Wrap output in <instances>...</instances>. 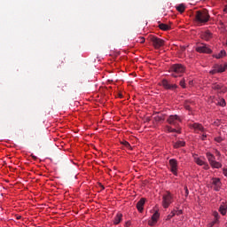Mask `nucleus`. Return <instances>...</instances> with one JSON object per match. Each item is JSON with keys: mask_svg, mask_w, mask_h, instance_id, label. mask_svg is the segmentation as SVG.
I'll return each mask as SVG.
<instances>
[{"mask_svg": "<svg viewBox=\"0 0 227 227\" xmlns=\"http://www.w3.org/2000/svg\"><path fill=\"white\" fill-rule=\"evenodd\" d=\"M172 77H180L185 72V67L182 64H176L169 68Z\"/></svg>", "mask_w": 227, "mask_h": 227, "instance_id": "nucleus-1", "label": "nucleus"}, {"mask_svg": "<svg viewBox=\"0 0 227 227\" xmlns=\"http://www.w3.org/2000/svg\"><path fill=\"white\" fill-rule=\"evenodd\" d=\"M173 203V195H171V192H167L162 196V207L164 208H168L169 205Z\"/></svg>", "mask_w": 227, "mask_h": 227, "instance_id": "nucleus-2", "label": "nucleus"}, {"mask_svg": "<svg viewBox=\"0 0 227 227\" xmlns=\"http://www.w3.org/2000/svg\"><path fill=\"white\" fill-rule=\"evenodd\" d=\"M210 20V15L208 14V11L207 9H202L200 11V25L203 26V24H207Z\"/></svg>", "mask_w": 227, "mask_h": 227, "instance_id": "nucleus-3", "label": "nucleus"}, {"mask_svg": "<svg viewBox=\"0 0 227 227\" xmlns=\"http://www.w3.org/2000/svg\"><path fill=\"white\" fill-rule=\"evenodd\" d=\"M150 41L153 43L154 49H160L164 45V40L157 37V36H151Z\"/></svg>", "mask_w": 227, "mask_h": 227, "instance_id": "nucleus-4", "label": "nucleus"}, {"mask_svg": "<svg viewBox=\"0 0 227 227\" xmlns=\"http://www.w3.org/2000/svg\"><path fill=\"white\" fill-rule=\"evenodd\" d=\"M168 123H169V125H173L174 127H176V129L178 128V122L182 121V119H180V117L178 115H170L168 120H167Z\"/></svg>", "mask_w": 227, "mask_h": 227, "instance_id": "nucleus-5", "label": "nucleus"}, {"mask_svg": "<svg viewBox=\"0 0 227 227\" xmlns=\"http://www.w3.org/2000/svg\"><path fill=\"white\" fill-rule=\"evenodd\" d=\"M160 86H163L165 88V90H172V91H174V90H176V88H178V86L176 84H171L166 79H163L160 82Z\"/></svg>", "mask_w": 227, "mask_h": 227, "instance_id": "nucleus-6", "label": "nucleus"}, {"mask_svg": "<svg viewBox=\"0 0 227 227\" xmlns=\"http://www.w3.org/2000/svg\"><path fill=\"white\" fill-rule=\"evenodd\" d=\"M212 185H213L214 191H216V192L221 191V185H222L221 179L217 177H213Z\"/></svg>", "mask_w": 227, "mask_h": 227, "instance_id": "nucleus-7", "label": "nucleus"}, {"mask_svg": "<svg viewBox=\"0 0 227 227\" xmlns=\"http://www.w3.org/2000/svg\"><path fill=\"white\" fill-rule=\"evenodd\" d=\"M159 217H160V214H159V211H156L153 216L152 219L149 220L148 224L149 226H155L157 223V221H159Z\"/></svg>", "mask_w": 227, "mask_h": 227, "instance_id": "nucleus-8", "label": "nucleus"}, {"mask_svg": "<svg viewBox=\"0 0 227 227\" xmlns=\"http://www.w3.org/2000/svg\"><path fill=\"white\" fill-rule=\"evenodd\" d=\"M212 88L215 90V91H217L218 93H225L226 87L223 86L221 83H214L212 85Z\"/></svg>", "mask_w": 227, "mask_h": 227, "instance_id": "nucleus-9", "label": "nucleus"}, {"mask_svg": "<svg viewBox=\"0 0 227 227\" xmlns=\"http://www.w3.org/2000/svg\"><path fill=\"white\" fill-rule=\"evenodd\" d=\"M169 165H170V169L174 175H176V169L178 164L176 163V160L171 159L169 160Z\"/></svg>", "mask_w": 227, "mask_h": 227, "instance_id": "nucleus-10", "label": "nucleus"}, {"mask_svg": "<svg viewBox=\"0 0 227 227\" xmlns=\"http://www.w3.org/2000/svg\"><path fill=\"white\" fill-rule=\"evenodd\" d=\"M200 52H203L204 54H210V52H212V50L208 48L207 44L200 43Z\"/></svg>", "mask_w": 227, "mask_h": 227, "instance_id": "nucleus-11", "label": "nucleus"}, {"mask_svg": "<svg viewBox=\"0 0 227 227\" xmlns=\"http://www.w3.org/2000/svg\"><path fill=\"white\" fill-rule=\"evenodd\" d=\"M145 203H146V199L142 198L137 203V208L138 212H143L145 207Z\"/></svg>", "mask_w": 227, "mask_h": 227, "instance_id": "nucleus-12", "label": "nucleus"}, {"mask_svg": "<svg viewBox=\"0 0 227 227\" xmlns=\"http://www.w3.org/2000/svg\"><path fill=\"white\" fill-rule=\"evenodd\" d=\"M200 37L202 38V40H206L207 42V40H210V38H212V34H210L208 31L201 32Z\"/></svg>", "mask_w": 227, "mask_h": 227, "instance_id": "nucleus-13", "label": "nucleus"}, {"mask_svg": "<svg viewBox=\"0 0 227 227\" xmlns=\"http://www.w3.org/2000/svg\"><path fill=\"white\" fill-rule=\"evenodd\" d=\"M123 215L121 213H118L114 219V224H118L119 223H121Z\"/></svg>", "mask_w": 227, "mask_h": 227, "instance_id": "nucleus-14", "label": "nucleus"}, {"mask_svg": "<svg viewBox=\"0 0 227 227\" xmlns=\"http://www.w3.org/2000/svg\"><path fill=\"white\" fill-rule=\"evenodd\" d=\"M159 27L162 31H169V29H171V27H169V25L164 23H160Z\"/></svg>", "mask_w": 227, "mask_h": 227, "instance_id": "nucleus-15", "label": "nucleus"}, {"mask_svg": "<svg viewBox=\"0 0 227 227\" xmlns=\"http://www.w3.org/2000/svg\"><path fill=\"white\" fill-rule=\"evenodd\" d=\"M218 74H223V72H224V70H226L227 68V65H225L224 67H223V65H216L215 66Z\"/></svg>", "mask_w": 227, "mask_h": 227, "instance_id": "nucleus-16", "label": "nucleus"}, {"mask_svg": "<svg viewBox=\"0 0 227 227\" xmlns=\"http://www.w3.org/2000/svg\"><path fill=\"white\" fill-rule=\"evenodd\" d=\"M200 136H202V137H201L202 141H206L207 140V133H205V129L201 126H200Z\"/></svg>", "mask_w": 227, "mask_h": 227, "instance_id": "nucleus-17", "label": "nucleus"}, {"mask_svg": "<svg viewBox=\"0 0 227 227\" xmlns=\"http://www.w3.org/2000/svg\"><path fill=\"white\" fill-rule=\"evenodd\" d=\"M181 146H185V142L178 140L174 144V148H181Z\"/></svg>", "mask_w": 227, "mask_h": 227, "instance_id": "nucleus-18", "label": "nucleus"}, {"mask_svg": "<svg viewBox=\"0 0 227 227\" xmlns=\"http://www.w3.org/2000/svg\"><path fill=\"white\" fill-rule=\"evenodd\" d=\"M226 56V51L222 50L218 54H216L215 57L216 59H221V58H224Z\"/></svg>", "mask_w": 227, "mask_h": 227, "instance_id": "nucleus-19", "label": "nucleus"}, {"mask_svg": "<svg viewBox=\"0 0 227 227\" xmlns=\"http://www.w3.org/2000/svg\"><path fill=\"white\" fill-rule=\"evenodd\" d=\"M176 8L179 13H184V12H185V5L184 4L177 5Z\"/></svg>", "mask_w": 227, "mask_h": 227, "instance_id": "nucleus-20", "label": "nucleus"}, {"mask_svg": "<svg viewBox=\"0 0 227 227\" xmlns=\"http://www.w3.org/2000/svg\"><path fill=\"white\" fill-rule=\"evenodd\" d=\"M212 166V168H215L216 169H219V168H221L223 165L221 163H219V161H212V163L210 164Z\"/></svg>", "mask_w": 227, "mask_h": 227, "instance_id": "nucleus-21", "label": "nucleus"}, {"mask_svg": "<svg viewBox=\"0 0 227 227\" xmlns=\"http://www.w3.org/2000/svg\"><path fill=\"white\" fill-rule=\"evenodd\" d=\"M227 207L226 206H220L219 212L222 215H226Z\"/></svg>", "mask_w": 227, "mask_h": 227, "instance_id": "nucleus-22", "label": "nucleus"}, {"mask_svg": "<svg viewBox=\"0 0 227 227\" xmlns=\"http://www.w3.org/2000/svg\"><path fill=\"white\" fill-rule=\"evenodd\" d=\"M207 157L209 161V164H211L212 162H214L215 160V157H214L213 154L207 153Z\"/></svg>", "mask_w": 227, "mask_h": 227, "instance_id": "nucleus-23", "label": "nucleus"}, {"mask_svg": "<svg viewBox=\"0 0 227 227\" xmlns=\"http://www.w3.org/2000/svg\"><path fill=\"white\" fill-rule=\"evenodd\" d=\"M167 130H168V132H176V134L181 133L180 129H173L169 126H167Z\"/></svg>", "mask_w": 227, "mask_h": 227, "instance_id": "nucleus-24", "label": "nucleus"}, {"mask_svg": "<svg viewBox=\"0 0 227 227\" xmlns=\"http://www.w3.org/2000/svg\"><path fill=\"white\" fill-rule=\"evenodd\" d=\"M192 129H193V130L195 132H200V124L198 123H193L191 125Z\"/></svg>", "mask_w": 227, "mask_h": 227, "instance_id": "nucleus-25", "label": "nucleus"}, {"mask_svg": "<svg viewBox=\"0 0 227 227\" xmlns=\"http://www.w3.org/2000/svg\"><path fill=\"white\" fill-rule=\"evenodd\" d=\"M192 157H193L196 164H198V166H200V156H198V154L194 153V154H192Z\"/></svg>", "mask_w": 227, "mask_h": 227, "instance_id": "nucleus-26", "label": "nucleus"}, {"mask_svg": "<svg viewBox=\"0 0 227 227\" xmlns=\"http://www.w3.org/2000/svg\"><path fill=\"white\" fill-rule=\"evenodd\" d=\"M218 105H220L222 107H224L226 106V100L224 98H222L219 102Z\"/></svg>", "mask_w": 227, "mask_h": 227, "instance_id": "nucleus-27", "label": "nucleus"}, {"mask_svg": "<svg viewBox=\"0 0 227 227\" xmlns=\"http://www.w3.org/2000/svg\"><path fill=\"white\" fill-rule=\"evenodd\" d=\"M195 22L200 23V11L196 12Z\"/></svg>", "mask_w": 227, "mask_h": 227, "instance_id": "nucleus-28", "label": "nucleus"}, {"mask_svg": "<svg viewBox=\"0 0 227 227\" xmlns=\"http://www.w3.org/2000/svg\"><path fill=\"white\" fill-rule=\"evenodd\" d=\"M137 42V43H145V37H138Z\"/></svg>", "mask_w": 227, "mask_h": 227, "instance_id": "nucleus-29", "label": "nucleus"}, {"mask_svg": "<svg viewBox=\"0 0 227 227\" xmlns=\"http://www.w3.org/2000/svg\"><path fill=\"white\" fill-rule=\"evenodd\" d=\"M180 86L183 87L184 89L186 88L185 86V79H182L179 82Z\"/></svg>", "mask_w": 227, "mask_h": 227, "instance_id": "nucleus-30", "label": "nucleus"}, {"mask_svg": "<svg viewBox=\"0 0 227 227\" xmlns=\"http://www.w3.org/2000/svg\"><path fill=\"white\" fill-rule=\"evenodd\" d=\"M210 74H211L212 75H214V74H219V72L217 71V68L215 67V68L210 71Z\"/></svg>", "mask_w": 227, "mask_h": 227, "instance_id": "nucleus-31", "label": "nucleus"}, {"mask_svg": "<svg viewBox=\"0 0 227 227\" xmlns=\"http://www.w3.org/2000/svg\"><path fill=\"white\" fill-rule=\"evenodd\" d=\"M174 212L176 213V215H182V214H183L182 209H179V210H174Z\"/></svg>", "mask_w": 227, "mask_h": 227, "instance_id": "nucleus-32", "label": "nucleus"}, {"mask_svg": "<svg viewBox=\"0 0 227 227\" xmlns=\"http://www.w3.org/2000/svg\"><path fill=\"white\" fill-rule=\"evenodd\" d=\"M122 145H124L126 148H130V144L127 141L122 142Z\"/></svg>", "mask_w": 227, "mask_h": 227, "instance_id": "nucleus-33", "label": "nucleus"}, {"mask_svg": "<svg viewBox=\"0 0 227 227\" xmlns=\"http://www.w3.org/2000/svg\"><path fill=\"white\" fill-rule=\"evenodd\" d=\"M184 196L187 198L189 196V189H187V186L184 187Z\"/></svg>", "mask_w": 227, "mask_h": 227, "instance_id": "nucleus-34", "label": "nucleus"}, {"mask_svg": "<svg viewBox=\"0 0 227 227\" xmlns=\"http://www.w3.org/2000/svg\"><path fill=\"white\" fill-rule=\"evenodd\" d=\"M176 213L174 211H172L168 215V219H171L172 217H175Z\"/></svg>", "mask_w": 227, "mask_h": 227, "instance_id": "nucleus-35", "label": "nucleus"}, {"mask_svg": "<svg viewBox=\"0 0 227 227\" xmlns=\"http://www.w3.org/2000/svg\"><path fill=\"white\" fill-rule=\"evenodd\" d=\"M163 120H164V118H162V116H156L155 117L156 121H162Z\"/></svg>", "mask_w": 227, "mask_h": 227, "instance_id": "nucleus-36", "label": "nucleus"}, {"mask_svg": "<svg viewBox=\"0 0 227 227\" xmlns=\"http://www.w3.org/2000/svg\"><path fill=\"white\" fill-rule=\"evenodd\" d=\"M213 215H214L215 219H219V213L215 212V213H213Z\"/></svg>", "mask_w": 227, "mask_h": 227, "instance_id": "nucleus-37", "label": "nucleus"}, {"mask_svg": "<svg viewBox=\"0 0 227 227\" xmlns=\"http://www.w3.org/2000/svg\"><path fill=\"white\" fill-rule=\"evenodd\" d=\"M212 223H214V224H217V223H219V218H215Z\"/></svg>", "mask_w": 227, "mask_h": 227, "instance_id": "nucleus-38", "label": "nucleus"}, {"mask_svg": "<svg viewBox=\"0 0 227 227\" xmlns=\"http://www.w3.org/2000/svg\"><path fill=\"white\" fill-rule=\"evenodd\" d=\"M223 175L224 176H227V168H223Z\"/></svg>", "mask_w": 227, "mask_h": 227, "instance_id": "nucleus-39", "label": "nucleus"}, {"mask_svg": "<svg viewBox=\"0 0 227 227\" xmlns=\"http://www.w3.org/2000/svg\"><path fill=\"white\" fill-rule=\"evenodd\" d=\"M223 12H224V13H227V5L224 6Z\"/></svg>", "mask_w": 227, "mask_h": 227, "instance_id": "nucleus-40", "label": "nucleus"}, {"mask_svg": "<svg viewBox=\"0 0 227 227\" xmlns=\"http://www.w3.org/2000/svg\"><path fill=\"white\" fill-rule=\"evenodd\" d=\"M16 219H18V221H19V220L22 219V216L18 215V216L16 217Z\"/></svg>", "mask_w": 227, "mask_h": 227, "instance_id": "nucleus-41", "label": "nucleus"}, {"mask_svg": "<svg viewBox=\"0 0 227 227\" xmlns=\"http://www.w3.org/2000/svg\"><path fill=\"white\" fill-rule=\"evenodd\" d=\"M196 51L197 52H200V46H197Z\"/></svg>", "mask_w": 227, "mask_h": 227, "instance_id": "nucleus-42", "label": "nucleus"}, {"mask_svg": "<svg viewBox=\"0 0 227 227\" xmlns=\"http://www.w3.org/2000/svg\"><path fill=\"white\" fill-rule=\"evenodd\" d=\"M214 223L212 222L211 223H209V227H212V226H214Z\"/></svg>", "mask_w": 227, "mask_h": 227, "instance_id": "nucleus-43", "label": "nucleus"}, {"mask_svg": "<svg viewBox=\"0 0 227 227\" xmlns=\"http://www.w3.org/2000/svg\"><path fill=\"white\" fill-rule=\"evenodd\" d=\"M200 166H203V163H202V161H201V160L200 161Z\"/></svg>", "mask_w": 227, "mask_h": 227, "instance_id": "nucleus-44", "label": "nucleus"}, {"mask_svg": "<svg viewBox=\"0 0 227 227\" xmlns=\"http://www.w3.org/2000/svg\"><path fill=\"white\" fill-rule=\"evenodd\" d=\"M59 63H61V65H63V60H59Z\"/></svg>", "mask_w": 227, "mask_h": 227, "instance_id": "nucleus-45", "label": "nucleus"}, {"mask_svg": "<svg viewBox=\"0 0 227 227\" xmlns=\"http://www.w3.org/2000/svg\"><path fill=\"white\" fill-rule=\"evenodd\" d=\"M205 169H208V166H206V167H205Z\"/></svg>", "mask_w": 227, "mask_h": 227, "instance_id": "nucleus-46", "label": "nucleus"}, {"mask_svg": "<svg viewBox=\"0 0 227 227\" xmlns=\"http://www.w3.org/2000/svg\"><path fill=\"white\" fill-rule=\"evenodd\" d=\"M33 157V159H36V156H32Z\"/></svg>", "mask_w": 227, "mask_h": 227, "instance_id": "nucleus-47", "label": "nucleus"}, {"mask_svg": "<svg viewBox=\"0 0 227 227\" xmlns=\"http://www.w3.org/2000/svg\"><path fill=\"white\" fill-rule=\"evenodd\" d=\"M126 226H129V222L126 223Z\"/></svg>", "mask_w": 227, "mask_h": 227, "instance_id": "nucleus-48", "label": "nucleus"}, {"mask_svg": "<svg viewBox=\"0 0 227 227\" xmlns=\"http://www.w3.org/2000/svg\"><path fill=\"white\" fill-rule=\"evenodd\" d=\"M186 109H189V106H186Z\"/></svg>", "mask_w": 227, "mask_h": 227, "instance_id": "nucleus-49", "label": "nucleus"}]
</instances>
